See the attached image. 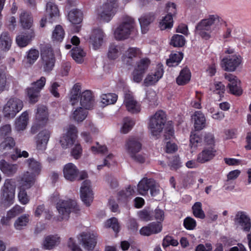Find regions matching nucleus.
Segmentation results:
<instances>
[{
    "label": "nucleus",
    "instance_id": "obj_1",
    "mask_svg": "<svg viewBox=\"0 0 251 251\" xmlns=\"http://www.w3.org/2000/svg\"><path fill=\"white\" fill-rule=\"evenodd\" d=\"M51 201L56 204V208L58 212L57 220L58 221L67 220L71 213L77 214L80 211L75 201L72 199H61L57 192H55L52 195Z\"/></svg>",
    "mask_w": 251,
    "mask_h": 251
},
{
    "label": "nucleus",
    "instance_id": "obj_2",
    "mask_svg": "<svg viewBox=\"0 0 251 251\" xmlns=\"http://www.w3.org/2000/svg\"><path fill=\"white\" fill-rule=\"evenodd\" d=\"M221 21V19L218 15H209L197 24L196 33L202 38L208 40L210 38L211 34L219 28Z\"/></svg>",
    "mask_w": 251,
    "mask_h": 251
},
{
    "label": "nucleus",
    "instance_id": "obj_3",
    "mask_svg": "<svg viewBox=\"0 0 251 251\" xmlns=\"http://www.w3.org/2000/svg\"><path fill=\"white\" fill-rule=\"evenodd\" d=\"M138 33L134 20L131 17L126 16L114 31L116 40L123 41L136 35Z\"/></svg>",
    "mask_w": 251,
    "mask_h": 251
},
{
    "label": "nucleus",
    "instance_id": "obj_4",
    "mask_svg": "<svg viewBox=\"0 0 251 251\" xmlns=\"http://www.w3.org/2000/svg\"><path fill=\"white\" fill-rule=\"evenodd\" d=\"M118 7L117 0H107L105 3L95 10L96 19L104 23L109 22L116 14Z\"/></svg>",
    "mask_w": 251,
    "mask_h": 251
},
{
    "label": "nucleus",
    "instance_id": "obj_5",
    "mask_svg": "<svg viewBox=\"0 0 251 251\" xmlns=\"http://www.w3.org/2000/svg\"><path fill=\"white\" fill-rule=\"evenodd\" d=\"M167 120L164 111L160 110L149 118L148 128L152 136L158 138L162 132Z\"/></svg>",
    "mask_w": 251,
    "mask_h": 251
},
{
    "label": "nucleus",
    "instance_id": "obj_6",
    "mask_svg": "<svg viewBox=\"0 0 251 251\" xmlns=\"http://www.w3.org/2000/svg\"><path fill=\"white\" fill-rule=\"evenodd\" d=\"M25 165L28 170L21 175L20 178L35 184L36 177L42 171L41 163L34 158L31 157L25 160Z\"/></svg>",
    "mask_w": 251,
    "mask_h": 251
},
{
    "label": "nucleus",
    "instance_id": "obj_7",
    "mask_svg": "<svg viewBox=\"0 0 251 251\" xmlns=\"http://www.w3.org/2000/svg\"><path fill=\"white\" fill-rule=\"evenodd\" d=\"M16 190V182L14 179L7 178L1 187V202L5 206H9L12 205L15 200Z\"/></svg>",
    "mask_w": 251,
    "mask_h": 251
},
{
    "label": "nucleus",
    "instance_id": "obj_8",
    "mask_svg": "<svg viewBox=\"0 0 251 251\" xmlns=\"http://www.w3.org/2000/svg\"><path fill=\"white\" fill-rule=\"evenodd\" d=\"M41 68L46 73H50L53 69L55 58L52 49L46 46L41 50Z\"/></svg>",
    "mask_w": 251,
    "mask_h": 251
},
{
    "label": "nucleus",
    "instance_id": "obj_9",
    "mask_svg": "<svg viewBox=\"0 0 251 251\" xmlns=\"http://www.w3.org/2000/svg\"><path fill=\"white\" fill-rule=\"evenodd\" d=\"M149 190L152 197L160 193L159 186L153 179L144 177L137 185V191L140 195L145 196L148 194Z\"/></svg>",
    "mask_w": 251,
    "mask_h": 251
},
{
    "label": "nucleus",
    "instance_id": "obj_10",
    "mask_svg": "<svg viewBox=\"0 0 251 251\" xmlns=\"http://www.w3.org/2000/svg\"><path fill=\"white\" fill-rule=\"evenodd\" d=\"M234 225L236 228L248 234L251 231V219L245 211H238L234 217Z\"/></svg>",
    "mask_w": 251,
    "mask_h": 251
},
{
    "label": "nucleus",
    "instance_id": "obj_11",
    "mask_svg": "<svg viewBox=\"0 0 251 251\" xmlns=\"http://www.w3.org/2000/svg\"><path fill=\"white\" fill-rule=\"evenodd\" d=\"M77 238L85 250L91 251L96 246L98 234L93 231H83L79 233Z\"/></svg>",
    "mask_w": 251,
    "mask_h": 251
},
{
    "label": "nucleus",
    "instance_id": "obj_12",
    "mask_svg": "<svg viewBox=\"0 0 251 251\" xmlns=\"http://www.w3.org/2000/svg\"><path fill=\"white\" fill-rule=\"evenodd\" d=\"M23 107V101L16 98L10 99L4 105L3 114L5 117L14 118L19 112Z\"/></svg>",
    "mask_w": 251,
    "mask_h": 251
},
{
    "label": "nucleus",
    "instance_id": "obj_13",
    "mask_svg": "<svg viewBox=\"0 0 251 251\" xmlns=\"http://www.w3.org/2000/svg\"><path fill=\"white\" fill-rule=\"evenodd\" d=\"M46 82V77L41 76L36 81L32 82L30 87L27 88V95L30 102L35 103L38 101L40 91L44 87Z\"/></svg>",
    "mask_w": 251,
    "mask_h": 251
},
{
    "label": "nucleus",
    "instance_id": "obj_14",
    "mask_svg": "<svg viewBox=\"0 0 251 251\" xmlns=\"http://www.w3.org/2000/svg\"><path fill=\"white\" fill-rule=\"evenodd\" d=\"M64 133L61 137L60 143L63 149H68L72 146L77 137V129L75 126L69 125L65 129Z\"/></svg>",
    "mask_w": 251,
    "mask_h": 251
},
{
    "label": "nucleus",
    "instance_id": "obj_15",
    "mask_svg": "<svg viewBox=\"0 0 251 251\" xmlns=\"http://www.w3.org/2000/svg\"><path fill=\"white\" fill-rule=\"evenodd\" d=\"M49 120V112L46 106L38 105L35 115V123L31 128V132L35 133L39 126L46 125Z\"/></svg>",
    "mask_w": 251,
    "mask_h": 251
},
{
    "label": "nucleus",
    "instance_id": "obj_16",
    "mask_svg": "<svg viewBox=\"0 0 251 251\" xmlns=\"http://www.w3.org/2000/svg\"><path fill=\"white\" fill-rule=\"evenodd\" d=\"M80 196L84 204L87 206H89L94 199L91 182L89 180H85L82 182L80 189Z\"/></svg>",
    "mask_w": 251,
    "mask_h": 251
},
{
    "label": "nucleus",
    "instance_id": "obj_17",
    "mask_svg": "<svg viewBox=\"0 0 251 251\" xmlns=\"http://www.w3.org/2000/svg\"><path fill=\"white\" fill-rule=\"evenodd\" d=\"M241 63L242 58L239 55H229L222 59L221 66L225 71L233 72Z\"/></svg>",
    "mask_w": 251,
    "mask_h": 251
},
{
    "label": "nucleus",
    "instance_id": "obj_18",
    "mask_svg": "<svg viewBox=\"0 0 251 251\" xmlns=\"http://www.w3.org/2000/svg\"><path fill=\"white\" fill-rule=\"evenodd\" d=\"M19 184L18 199L22 204L26 205L30 201L26 190L30 189L34 184L20 178Z\"/></svg>",
    "mask_w": 251,
    "mask_h": 251
},
{
    "label": "nucleus",
    "instance_id": "obj_19",
    "mask_svg": "<svg viewBox=\"0 0 251 251\" xmlns=\"http://www.w3.org/2000/svg\"><path fill=\"white\" fill-rule=\"evenodd\" d=\"M124 104L127 111L131 113H137L141 110L140 104L134 99L132 93L130 91L125 93Z\"/></svg>",
    "mask_w": 251,
    "mask_h": 251
},
{
    "label": "nucleus",
    "instance_id": "obj_20",
    "mask_svg": "<svg viewBox=\"0 0 251 251\" xmlns=\"http://www.w3.org/2000/svg\"><path fill=\"white\" fill-rule=\"evenodd\" d=\"M163 74L162 66H157L154 71L147 75L144 81V85L149 86L155 84L162 77Z\"/></svg>",
    "mask_w": 251,
    "mask_h": 251
},
{
    "label": "nucleus",
    "instance_id": "obj_21",
    "mask_svg": "<svg viewBox=\"0 0 251 251\" xmlns=\"http://www.w3.org/2000/svg\"><path fill=\"white\" fill-rule=\"evenodd\" d=\"M225 78L229 82L228 87L230 92L235 95H240L242 94V90L240 87V82L237 77L232 74L225 75Z\"/></svg>",
    "mask_w": 251,
    "mask_h": 251
},
{
    "label": "nucleus",
    "instance_id": "obj_22",
    "mask_svg": "<svg viewBox=\"0 0 251 251\" xmlns=\"http://www.w3.org/2000/svg\"><path fill=\"white\" fill-rule=\"evenodd\" d=\"M51 131L44 129L40 131L36 136V148L38 150L44 151L51 135Z\"/></svg>",
    "mask_w": 251,
    "mask_h": 251
},
{
    "label": "nucleus",
    "instance_id": "obj_23",
    "mask_svg": "<svg viewBox=\"0 0 251 251\" xmlns=\"http://www.w3.org/2000/svg\"><path fill=\"white\" fill-rule=\"evenodd\" d=\"M94 103V100L90 91L86 90L80 94L78 102V105H80V107L89 110L93 108Z\"/></svg>",
    "mask_w": 251,
    "mask_h": 251
},
{
    "label": "nucleus",
    "instance_id": "obj_24",
    "mask_svg": "<svg viewBox=\"0 0 251 251\" xmlns=\"http://www.w3.org/2000/svg\"><path fill=\"white\" fill-rule=\"evenodd\" d=\"M78 169L77 167L72 163L66 164L63 168L64 177L68 180L73 181L77 178Z\"/></svg>",
    "mask_w": 251,
    "mask_h": 251
},
{
    "label": "nucleus",
    "instance_id": "obj_25",
    "mask_svg": "<svg viewBox=\"0 0 251 251\" xmlns=\"http://www.w3.org/2000/svg\"><path fill=\"white\" fill-rule=\"evenodd\" d=\"M104 33L100 29H96L93 30L90 37V42L92 45L93 49H99L103 43Z\"/></svg>",
    "mask_w": 251,
    "mask_h": 251
},
{
    "label": "nucleus",
    "instance_id": "obj_26",
    "mask_svg": "<svg viewBox=\"0 0 251 251\" xmlns=\"http://www.w3.org/2000/svg\"><path fill=\"white\" fill-rule=\"evenodd\" d=\"M216 151L213 147L204 148L197 156V161L204 163L212 160L216 155Z\"/></svg>",
    "mask_w": 251,
    "mask_h": 251
},
{
    "label": "nucleus",
    "instance_id": "obj_27",
    "mask_svg": "<svg viewBox=\"0 0 251 251\" xmlns=\"http://www.w3.org/2000/svg\"><path fill=\"white\" fill-rule=\"evenodd\" d=\"M141 53V50L139 48H129L124 53L122 56V61L124 64L131 65L133 63V58L139 56Z\"/></svg>",
    "mask_w": 251,
    "mask_h": 251
},
{
    "label": "nucleus",
    "instance_id": "obj_28",
    "mask_svg": "<svg viewBox=\"0 0 251 251\" xmlns=\"http://www.w3.org/2000/svg\"><path fill=\"white\" fill-rule=\"evenodd\" d=\"M191 119L196 130H201L205 127L206 119L201 111H196L192 115Z\"/></svg>",
    "mask_w": 251,
    "mask_h": 251
},
{
    "label": "nucleus",
    "instance_id": "obj_29",
    "mask_svg": "<svg viewBox=\"0 0 251 251\" xmlns=\"http://www.w3.org/2000/svg\"><path fill=\"white\" fill-rule=\"evenodd\" d=\"M126 150L129 155L138 153L142 149V144L138 139L130 138L126 142Z\"/></svg>",
    "mask_w": 251,
    "mask_h": 251
},
{
    "label": "nucleus",
    "instance_id": "obj_30",
    "mask_svg": "<svg viewBox=\"0 0 251 251\" xmlns=\"http://www.w3.org/2000/svg\"><path fill=\"white\" fill-rule=\"evenodd\" d=\"M34 37V31L31 29L29 31L21 33L17 36L16 41L19 47H25L30 43Z\"/></svg>",
    "mask_w": 251,
    "mask_h": 251
},
{
    "label": "nucleus",
    "instance_id": "obj_31",
    "mask_svg": "<svg viewBox=\"0 0 251 251\" xmlns=\"http://www.w3.org/2000/svg\"><path fill=\"white\" fill-rule=\"evenodd\" d=\"M154 14L152 13L145 14L139 18L141 32L143 34H145L148 32L150 25L154 21Z\"/></svg>",
    "mask_w": 251,
    "mask_h": 251
},
{
    "label": "nucleus",
    "instance_id": "obj_32",
    "mask_svg": "<svg viewBox=\"0 0 251 251\" xmlns=\"http://www.w3.org/2000/svg\"><path fill=\"white\" fill-rule=\"evenodd\" d=\"M18 165L16 164H10L5 161H0V170L6 176H13L18 169Z\"/></svg>",
    "mask_w": 251,
    "mask_h": 251
},
{
    "label": "nucleus",
    "instance_id": "obj_33",
    "mask_svg": "<svg viewBox=\"0 0 251 251\" xmlns=\"http://www.w3.org/2000/svg\"><path fill=\"white\" fill-rule=\"evenodd\" d=\"M46 14L49 22L52 23L59 16V11L57 6L53 2H48L46 5Z\"/></svg>",
    "mask_w": 251,
    "mask_h": 251
},
{
    "label": "nucleus",
    "instance_id": "obj_34",
    "mask_svg": "<svg viewBox=\"0 0 251 251\" xmlns=\"http://www.w3.org/2000/svg\"><path fill=\"white\" fill-rule=\"evenodd\" d=\"M60 238L57 235L47 236L43 243V247L46 250H51L59 245Z\"/></svg>",
    "mask_w": 251,
    "mask_h": 251
},
{
    "label": "nucleus",
    "instance_id": "obj_35",
    "mask_svg": "<svg viewBox=\"0 0 251 251\" xmlns=\"http://www.w3.org/2000/svg\"><path fill=\"white\" fill-rule=\"evenodd\" d=\"M76 106V108H74V110L72 114V118L76 122H81L87 117L88 112L87 109L78 106V105Z\"/></svg>",
    "mask_w": 251,
    "mask_h": 251
},
{
    "label": "nucleus",
    "instance_id": "obj_36",
    "mask_svg": "<svg viewBox=\"0 0 251 251\" xmlns=\"http://www.w3.org/2000/svg\"><path fill=\"white\" fill-rule=\"evenodd\" d=\"M28 121V113L27 111L22 113L15 122V128L17 131L24 130L25 129Z\"/></svg>",
    "mask_w": 251,
    "mask_h": 251
},
{
    "label": "nucleus",
    "instance_id": "obj_37",
    "mask_svg": "<svg viewBox=\"0 0 251 251\" xmlns=\"http://www.w3.org/2000/svg\"><path fill=\"white\" fill-rule=\"evenodd\" d=\"M122 46L116 45L114 44L110 45L107 53V56L109 59L115 60L117 58L123 51Z\"/></svg>",
    "mask_w": 251,
    "mask_h": 251
},
{
    "label": "nucleus",
    "instance_id": "obj_38",
    "mask_svg": "<svg viewBox=\"0 0 251 251\" xmlns=\"http://www.w3.org/2000/svg\"><path fill=\"white\" fill-rule=\"evenodd\" d=\"M82 12L77 9L71 10L68 15V20L73 24H80L82 22Z\"/></svg>",
    "mask_w": 251,
    "mask_h": 251
},
{
    "label": "nucleus",
    "instance_id": "obj_39",
    "mask_svg": "<svg viewBox=\"0 0 251 251\" xmlns=\"http://www.w3.org/2000/svg\"><path fill=\"white\" fill-rule=\"evenodd\" d=\"M80 91V86L79 84H75L71 90L70 101L71 105L74 107L78 105Z\"/></svg>",
    "mask_w": 251,
    "mask_h": 251
},
{
    "label": "nucleus",
    "instance_id": "obj_40",
    "mask_svg": "<svg viewBox=\"0 0 251 251\" xmlns=\"http://www.w3.org/2000/svg\"><path fill=\"white\" fill-rule=\"evenodd\" d=\"M20 23L24 28L29 29L32 25L33 19L31 14L26 12H22L20 16Z\"/></svg>",
    "mask_w": 251,
    "mask_h": 251
},
{
    "label": "nucleus",
    "instance_id": "obj_41",
    "mask_svg": "<svg viewBox=\"0 0 251 251\" xmlns=\"http://www.w3.org/2000/svg\"><path fill=\"white\" fill-rule=\"evenodd\" d=\"M191 78V73L187 68L183 69L180 72L179 75L176 78V83L179 85H183L187 83Z\"/></svg>",
    "mask_w": 251,
    "mask_h": 251
},
{
    "label": "nucleus",
    "instance_id": "obj_42",
    "mask_svg": "<svg viewBox=\"0 0 251 251\" xmlns=\"http://www.w3.org/2000/svg\"><path fill=\"white\" fill-rule=\"evenodd\" d=\"M29 222V215L23 214L15 221L14 227L16 230H21L26 226Z\"/></svg>",
    "mask_w": 251,
    "mask_h": 251
},
{
    "label": "nucleus",
    "instance_id": "obj_43",
    "mask_svg": "<svg viewBox=\"0 0 251 251\" xmlns=\"http://www.w3.org/2000/svg\"><path fill=\"white\" fill-rule=\"evenodd\" d=\"M39 52L37 50L31 49L26 53L25 57L26 64L28 66L33 65L39 57Z\"/></svg>",
    "mask_w": 251,
    "mask_h": 251
},
{
    "label": "nucleus",
    "instance_id": "obj_44",
    "mask_svg": "<svg viewBox=\"0 0 251 251\" xmlns=\"http://www.w3.org/2000/svg\"><path fill=\"white\" fill-rule=\"evenodd\" d=\"M71 55L76 62L81 63L84 60L86 52L80 47H76L72 50Z\"/></svg>",
    "mask_w": 251,
    "mask_h": 251
},
{
    "label": "nucleus",
    "instance_id": "obj_45",
    "mask_svg": "<svg viewBox=\"0 0 251 251\" xmlns=\"http://www.w3.org/2000/svg\"><path fill=\"white\" fill-rule=\"evenodd\" d=\"M15 146V141L11 137H7L0 144V151L7 152Z\"/></svg>",
    "mask_w": 251,
    "mask_h": 251
},
{
    "label": "nucleus",
    "instance_id": "obj_46",
    "mask_svg": "<svg viewBox=\"0 0 251 251\" xmlns=\"http://www.w3.org/2000/svg\"><path fill=\"white\" fill-rule=\"evenodd\" d=\"M65 32L60 25L55 26L52 33V40L53 42H61L64 38Z\"/></svg>",
    "mask_w": 251,
    "mask_h": 251
},
{
    "label": "nucleus",
    "instance_id": "obj_47",
    "mask_svg": "<svg viewBox=\"0 0 251 251\" xmlns=\"http://www.w3.org/2000/svg\"><path fill=\"white\" fill-rule=\"evenodd\" d=\"M135 125V122L131 118L126 117L123 119L122 127L120 129L121 133L126 134L131 130Z\"/></svg>",
    "mask_w": 251,
    "mask_h": 251
},
{
    "label": "nucleus",
    "instance_id": "obj_48",
    "mask_svg": "<svg viewBox=\"0 0 251 251\" xmlns=\"http://www.w3.org/2000/svg\"><path fill=\"white\" fill-rule=\"evenodd\" d=\"M135 191L133 187L129 186L125 190H122L119 193L118 199L119 201H126L130 197L133 196Z\"/></svg>",
    "mask_w": 251,
    "mask_h": 251
},
{
    "label": "nucleus",
    "instance_id": "obj_49",
    "mask_svg": "<svg viewBox=\"0 0 251 251\" xmlns=\"http://www.w3.org/2000/svg\"><path fill=\"white\" fill-rule=\"evenodd\" d=\"M118 99V96L114 93L104 94L101 96V102L106 105L115 103Z\"/></svg>",
    "mask_w": 251,
    "mask_h": 251
},
{
    "label": "nucleus",
    "instance_id": "obj_50",
    "mask_svg": "<svg viewBox=\"0 0 251 251\" xmlns=\"http://www.w3.org/2000/svg\"><path fill=\"white\" fill-rule=\"evenodd\" d=\"M12 40L7 32H3L0 37V45L3 49L9 50L11 47Z\"/></svg>",
    "mask_w": 251,
    "mask_h": 251
},
{
    "label": "nucleus",
    "instance_id": "obj_51",
    "mask_svg": "<svg viewBox=\"0 0 251 251\" xmlns=\"http://www.w3.org/2000/svg\"><path fill=\"white\" fill-rule=\"evenodd\" d=\"M209 89L211 91L215 94H218L220 97H221L225 92V86L221 82H215L210 84Z\"/></svg>",
    "mask_w": 251,
    "mask_h": 251
},
{
    "label": "nucleus",
    "instance_id": "obj_52",
    "mask_svg": "<svg viewBox=\"0 0 251 251\" xmlns=\"http://www.w3.org/2000/svg\"><path fill=\"white\" fill-rule=\"evenodd\" d=\"M183 58V54L180 52L172 53L167 61L168 66L171 67L177 65Z\"/></svg>",
    "mask_w": 251,
    "mask_h": 251
},
{
    "label": "nucleus",
    "instance_id": "obj_53",
    "mask_svg": "<svg viewBox=\"0 0 251 251\" xmlns=\"http://www.w3.org/2000/svg\"><path fill=\"white\" fill-rule=\"evenodd\" d=\"M150 64V60L148 58H143L137 62L134 69L145 74Z\"/></svg>",
    "mask_w": 251,
    "mask_h": 251
},
{
    "label": "nucleus",
    "instance_id": "obj_54",
    "mask_svg": "<svg viewBox=\"0 0 251 251\" xmlns=\"http://www.w3.org/2000/svg\"><path fill=\"white\" fill-rule=\"evenodd\" d=\"M173 25V17L170 15H167L159 23V27L161 30L171 28Z\"/></svg>",
    "mask_w": 251,
    "mask_h": 251
},
{
    "label": "nucleus",
    "instance_id": "obj_55",
    "mask_svg": "<svg viewBox=\"0 0 251 251\" xmlns=\"http://www.w3.org/2000/svg\"><path fill=\"white\" fill-rule=\"evenodd\" d=\"M193 213L194 215L200 219L205 218V214L202 209V204L200 202H196L192 206Z\"/></svg>",
    "mask_w": 251,
    "mask_h": 251
},
{
    "label": "nucleus",
    "instance_id": "obj_56",
    "mask_svg": "<svg viewBox=\"0 0 251 251\" xmlns=\"http://www.w3.org/2000/svg\"><path fill=\"white\" fill-rule=\"evenodd\" d=\"M185 40L184 37L180 35H174L171 41V45L175 47H180L184 45Z\"/></svg>",
    "mask_w": 251,
    "mask_h": 251
},
{
    "label": "nucleus",
    "instance_id": "obj_57",
    "mask_svg": "<svg viewBox=\"0 0 251 251\" xmlns=\"http://www.w3.org/2000/svg\"><path fill=\"white\" fill-rule=\"evenodd\" d=\"M202 141L201 136L199 134H193L190 136V146L191 148H196L201 146Z\"/></svg>",
    "mask_w": 251,
    "mask_h": 251
},
{
    "label": "nucleus",
    "instance_id": "obj_58",
    "mask_svg": "<svg viewBox=\"0 0 251 251\" xmlns=\"http://www.w3.org/2000/svg\"><path fill=\"white\" fill-rule=\"evenodd\" d=\"M90 151L94 154H104L107 152V148L104 145H100L98 143L96 145L91 147Z\"/></svg>",
    "mask_w": 251,
    "mask_h": 251
},
{
    "label": "nucleus",
    "instance_id": "obj_59",
    "mask_svg": "<svg viewBox=\"0 0 251 251\" xmlns=\"http://www.w3.org/2000/svg\"><path fill=\"white\" fill-rule=\"evenodd\" d=\"M72 156L75 159L79 158L82 153V149L81 146L79 143H76L72 148L71 151Z\"/></svg>",
    "mask_w": 251,
    "mask_h": 251
},
{
    "label": "nucleus",
    "instance_id": "obj_60",
    "mask_svg": "<svg viewBox=\"0 0 251 251\" xmlns=\"http://www.w3.org/2000/svg\"><path fill=\"white\" fill-rule=\"evenodd\" d=\"M105 226L107 227H111L115 232H118L119 229V225L118 220L115 218H112L108 220L106 223Z\"/></svg>",
    "mask_w": 251,
    "mask_h": 251
},
{
    "label": "nucleus",
    "instance_id": "obj_61",
    "mask_svg": "<svg viewBox=\"0 0 251 251\" xmlns=\"http://www.w3.org/2000/svg\"><path fill=\"white\" fill-rule=\"evenodd\" d=\"M138 216L140 219L144 221H151L153 219V215L151 212L146 210H143L138 213Z\"/></svg>",
    "mask_w": 251,
    "mask_h": 251
},
{
    "label": "nucleus",
    "instance_id": "obj_62",
    "mask_svg": "<svg viewBox=\"0 0 251 251\" xmlns=\"http://www.w3.org/2000/svg\"><path fill=\"white\" fill-rule=\"evenodd\" d=\"M163 246L167 247L170 245L176 246L178 244L177 240L175 239L172 236L167 235L165 237L163 241Z\"/></svg>",
    "mask_w": 251,
    "mask_h": 251
},
{
    "label": "nucleus",
    "instance_id": "obj_63",
    "mask_svg": "<svg viewBox=\"0 0 251 251\" xmlns=\"http://www.w3.org/2000/svg\"><path fill=\"white\" fill-rule=\"evenodd\" d=\"M183 225L186 229L192 230L196 227V222L192 218L187 217L184 220Z\"/></svg>",
    "mask_w": 251,
    "mask_h": 251
},
{
    "label": "nucleus",
    "instance_id": "obj_64",
    "mask_svg": "<svg viewBox=\"0 0 251 251\" xmlns=\"http://www.w3.org/2000/svg\"><path fill=\"white\" fill-rule=\"evenodd\" d=\"M68 247L72 251H82L80 247L76 243L73 238H70L68 241Z\"/></svg>",
    "mask_w": 251,
    "mask_h": 251
}]
</instances>
